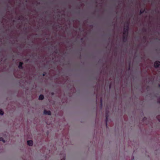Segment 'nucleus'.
<instances>
[{
  "instance_id": "obj_1",
  "label": "nucleus",
  "mask_w": 160,
  "mask_h": 160,
  "mask_svg": "<svg viewBox=\"0 0 160 160\" xmlns=\"http://www.w3.org/2000/svg\"><path fill=\"white\" fill-rule=\"evenodd\" d=\"M160 64V62L158 61H156L154 63V65L155 67H158L159 66Z\"/></svg>"
},
{
  "instance_id": "obj_2",
  "label": "nucleus",
  "mask_w": 160,
  "mask_h": 160,
  "mask_svg": "<svg viewBox=\"0 0 160 160\" xmlns=\"http://www.w3.org/2000/svg\"><path fill=\"white\" fill-rule=\"evenodd\" d=\"M44 113L45 114H47L48 115H50L51 114V112L50 111H47L46 110H44Z\"/></svg>"
},
{
  "instance_id": "obj_3",
  "label": "nucleus",
  "mask_w": 160,
  "mask_h": 160,
  "mask_svg": "<svg viewBox=\"0 0 160 160\" xmlns=\"http://www.w3.org/2000/svg\"><path fill=\"white\" fill-rule=\"evenodd\" d=\"M27 142L29 146H32L33 144V142L32 140L28 141Z\"/></svg>"
},
{
  "instance_id": "obj_4",
  "label": "nucleus",
  "mask_w": 160,
  "mask_h": 160,
  "mask_svg": "<svg viewBox=\"0 0 160 160\" xmlns=\"http://www.w3.org/2000/svg\"><path fill=\"white\" fill-rule=\"evenodd\" d=\"M44 98V97L43 95H40L39 97V100H42Z\"/></svg>"
},
{
  "instance_id": "obj_5",
  "label": "nucleus",
  "mask_w": 160,
  "mask_h": 160,
  "mask_svg": "<svg viewBox=\"0 0 160 160\" xmlns=\"http://www.w3.org/2000/svg\"><path fill=\"white\" fill-rule=\"evenodd\" d=\"M22 62H20L19 63V65L18 66V67L19 68H21L22 67Z\"/></svg>"
},
{
  "instance_id": "obj_6",
  "label": "nucleus",
  "mask_w": 160,
  "mask_h": 160,
  "mask_svg": "<svg viewBox=\"0 0 160 160\" xmlns=\"http://www.w3.org/2000/svg\"><path fill=\"white\" fill-rule=\"evenodd\" d=\"M0 141H2L4 142H5V140L3 139V138H0Z\"/></svg>"
},
{
  "instance_id": "obj_7",
  "label": "nucleus",
  "mask_w": 160,
  "mask_h": 160,
  "mask_svg": "<svg viewBox=\"0 0 160 160\" xmlns=\"http://www.w3.org/2000/svg\"><path fill=\"white\" fill-rule=\"evenodd\" d=\"M3 114V112L2 110H0V115H2Z\"/></svg>"
},
{
  "instance_id": "obj_8",
  "label": "nucleus",
  "mask_w": 160,
  "mask_h": 160,
  "mask_svg": "<svg viewBox=\"0 0 160 160\" xmlns=\"http://www.w3.org/2000/svg\"><path fill=\"white\" fill-rule=\"evenodd\" d=\"M102 99H101V103H102Z\"/></svg>"
},
{
  "instance_id": "obj_9",
  "label": "nucleus",
  "mask_w": 160,
  "mask_h": 160,
  "mask_svg": "<svg viewBox=\"0 0 160 160\" xmlns=\"http://www.w3.org/2000/svg\"><path fill=\"white\" fill-rule=\"evenodd\" d=\"M43 76H44L45 75V74H43Z\"/></svg>"
}]
</instances>
